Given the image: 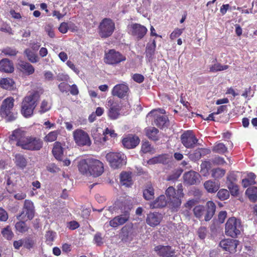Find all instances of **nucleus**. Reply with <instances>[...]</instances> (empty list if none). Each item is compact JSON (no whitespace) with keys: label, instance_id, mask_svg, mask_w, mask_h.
Wrapping results in <instances>:
<instances>
[{"label":"nucleus","instance_id":"obj_20","mask_svg":"<svg viewBox=\"0 0 257 257\" xmlns=\"http://www.w3.org/2000/svg\"><path fill=\"white\" fill-rule=\"evenodd\" d=\"M128 90V87L126 84H119L113 87L111 94L113 96H116L119 98H122L127 95Z\"/></svg>","mask_w":257,"mask_h":257},{"label":"nucleus","instance_id":"obj_54","mask_svg":"<svg viewBox=\"0 0 257 257\" xmlns=\"http://www.w3.org/2000/svg\"><path fill=\"white\" fill-rule=\"evenodd\" d=\"M9 218L8 212L2 207H0V221H6Z\"/></svg>","mask_w":257,"mask_h":257},{"label":"nucleus","instance_id":"obj_44","mask_svg":"<svg viewBox=\"0 0 257 257\" xmlns=\"http://www.w3.org/2000/svg\"><path fill=\"white\" fill-rule=\"evenodd\" d=\"M143 195L146 200H151L154 197V190L152 187H149L143 192Z\"/></svg>","mask_w":257,"mask_h":257},{"label":"nucleus","instance_id":"obj_28","mask_svg":"<svg viewBox=\"0 0 257 257\" xmlns=\"http://www.w3.org/2000/svg\"><path fill=\"white\" fill-rule=\"evenodd\" d=\"M147 136L154 141L159 140V130L155 127H149L145 130Z\"/></svg>","mask_w":257,"mask_h":257},{"label":"nucleus","instance_id":"obj_21","mask_svg":"<svg viewBox=\"0 0 257 257\" xmlns=\"http://www.w3.org/2000/svg\"><path fill=\"white\" fill-rule=\"evenodd\" d=\"M21 180V177L17 174H11L8 175L6 179V189L7 191L12 193L13 192V187L16 186L19 182Z\"/></svg>","mask_w":257,"mask_h":257},{"label":"nucleus","instance_id":"obj_37","mask_svg":"<svg viewBox=\"0 0 257 257\" xmlns=\"http://www.w3.org/2000/svg\"><path fill=\"white\" fill-rule=\"evenodd\" d=\"M0 83L2 87L3 88L6 89H11L13 88L14 82L13 79L9 78H3L1 80Z\"/></svg>","mask_w":257,"mask_h":257},{"label":"nucleus","instance_id":"obj_1","mask_svg":"<svg viewBox=\"0 0 257 257\" xmlns=\"http://www.w3.org/2000/svg\"><path fill=\"white\" fill-rule=\"evenodd\" d=\"M12 141H16V145L24 150L30 151L40 150L43 146V142L40 139L27 136L26 133L17 130L13 132L11 138Z\"/></svg>","mask_w":257,"mask_h":257},{"label":"nucleus","instance_id":"obj_42","mask_svg":"<svg viewBox=\"0 0 257 257\" xmlns=\"http://www.w3.org/2000/svg\"><path fill=\"white\" fill-rule=\"evenodd\" d=\"M25 53L28 59L32 63H36L38 61V58L35 53L33 52L30 49H26Z\"/></svg>","mask_w":257,"mask_h":257},{"label":"nucleus","instance_id":"obj_49","mask_svg":"<svg viewBox=\"0 0 257 257\" xmlns=\"http://www.w3.org/2000/svg\"><path fill=\"white\" fill-rule=\"evenodd\" d=\"M201 158V154L199 149L195 150L193 153L189 155V158L194 161L199 160Z\"/></svg>","mask_w":257,"mask_h":257},{"label":"nucleus","instance_id":"obj_7","mask_svg":"<svg viewBox=\"0 0 257 257\" xmlns=\"http://www.w3.org/2000/svg\"><path fill=\"white\" fill-rule=\"evenodd\" d=\"M120 210L121 214L115 216L109 221V225L112 227L115 228L122 225L126 223L130 219V211L131 210V207L130 206H121Z\"/></svg>","mask_w":257,"mask_h":257},{"label":"nucleus","instance_id":"obj_16","mask_svg":"<svg viewBox=\"0 0 257 257\" xmlns=\"http://www.w3.org/2000/svg\"><path fill=\"white\" fill-rule=\"evenodd\" d=\"M154 251L162 257H173L176 256L175 249L169 245H158L154 247Z\"/></svg>","mask_w":257,"mask_h":257},{"label":"nucleus","instance_id":"obj_41","mask_svg":"<svg viewBox=\"0 0 257 257\" xmlns=\"http://www.w3.org/2000/svg\"><path fill=\"white\" fill-rule=\"evenodd\" d=\"M225 173V170L221 168L213 169L211 170V176L215 179L223 177Z\"/></svg>","mask_w":257,"mask_h":257},{"label":"nucleus","instance_id":"obj_10","mask_svg":"<svg viewBox=\"0 0 257 257\" xmlns=\"http://www.w3.org/2000/svg\"><path fill=\"white\" fill-rule=\"evenodd\" d=\"M114 30V23L109 18L103 19L98 26V33L101 38H107L110 36Z\"/></svg>","mask_w":257,"mask_h":257},{"label":"nucleus","instance_id":"obj_19","mask_svg":"<svg viewBox=\"0 0 257 257\" xmlns=\"http://www.w3.org/2000/svg\"><path fill=\"white\" fill-rule=\"evenodd\" d=\"M132 35L137 36L138 38H142L146 34L147 29L144 26L139 24H133L128 28Z\"/></svg>","mask_w":257,"mask_h":257},{"label":"nucleus","instance_id":"obj_35","mask_svg":"<svg viewBox=\"0 0 257 257\" xmlns=\"http://www.w3.org/2000/svg\"><path fill=\"white\" fill-rule=\"evenodd\" d=\"M168 121L166 116H157L154 120V124L158 127H163L167 126Z\"/></svg>","mask_w":257,"mask_h":257},{"label":"nucleus","instance_id":"obj_46","mask_svg":"<svg viewBox=\"0 0 257 257\" xmlns=\"http://www.w3.org/2000/svg\"><path fill=\"white\" fill-rule=\"evenodd\" d=\"M218 197L221 200H224L228 198L229 193L227 190L225 189H220L217 193Z\"/></svg>","mask_w":257,"mask_h":257},{"label":"nucleus","instance_id":"obj_50","mask_svg":"<svg viewBox=\"0 0 257 257\" xmlns=\"http://www.w3.org/2000/svg\"><path fill=\"white\" fill-rule=\"evenodd\" d=\"M152 147L148 142H145L142 145L141 151L144 153H147L152 151Z\"/></svg>","mask_w":257,"mask_h":257},{"label":"nucleus","instance_id":"obj_30","mask_svg":"<svg viewBox=\"0 0 257 257\" xmlns=\"http://www.w3.org/2000/svg\"><path fill=\"white\" fill-rule=\"evenodd\" d=\"M156 47V44L155 40H153L152 43L148 44L146 46V55L149 61L152 60L153 58Z\"/></svg>","mask_w":257,"mask_h":257},{"label":"nucleus","instance_id":"obj_6","mask_svg":"<svg viewBox=\"0 0 257 257\" xmlns=\"http://www.w3.org/2000/svg\"><path fill=\"white\" fill-rule=\"evenodd\" d=\"M242 226L240 220L233 217L229 218L226 224L225 232L227 235L236 237L240 234Z\"/></svg>","mask_w":257,"mask_h":257},{"label":"nucleus","instance_id":"obj_17","mask_svg":"<svg viewBox=\"0 0 257 257\" xmlns=\"http://www.w3.org/2000/svg\"><path fill=\"white\" fill-rule=\"evenodd\" d=\"M163 219V215L158 212H150L147 214L146 223L151 227H155L160 224Z\"/></svg>","mask_w":257,"mask_h":257},{"label":"nucleus","instance_id":"obj_26","mask_svg":"<svg viewBox=\"0 0 257 257\" xmlns=\"http://www.w3.org/2000/svg\"><path fill=\"white\" fill-rule=\"evenodd\" d=\"M132 173L123 172L120 175V183L122 185L126 187H130L132 185L133 182L131 176Z\"/></svg>","mask_w":257,"mask_h":257},{"label":"nucleus","instance_id":"obj_32","mask_svg":"<svg viewBox=\"0 0 257 257\" xmlns=\"http://www.w3.org/2000/svg\"><path fill=\"white\" fill-rule=\"evenodd\" d=\"M20 67L21 70L27 75L32 74L35 71L34 67L30 63L26 62H21L20 63Z\"/></svg>","mask_w":257,"mask_h":257},{"label":"nucleus","instance_id":"obj_33","mask_svg":"<svg viewBox=\"0 0 257 257\" xmlns=\"http://www.w3.org/2000/svg\"><path fill=\"white\" fill-rule=\"evenodd\" d=\"M245 194L250 201L252 202L256 201L257 187L254 186H251L248 188L245 191Z\"/></svg>","mask_w":257,"mask_h":257},{"label":"nucleus","instance_id":"obj_58","mask_svg":"<svg viewBox=\"0 0 257 257\" xmlns=\"http://www.w3.org/2000/svg\"><path fill=\"white\" fill-rule=\"evenodd\" d=\"M163 156H159L158 157H155L149 161V163L150 164H156V163H163Z\"/></svg>","mask_w":257,"mask_h":257},{"label":"nucleus","instance_id":"obj_13","mask_svg":"<svg viewBox=\"0 0 257 257\" xmlns=\"http://www.w3.org/2000/svg\"><path fill=\"white\" fill-rule=\"evenodd\" d=\"M73 138L75 143L79 146L91 145V141L88 134L81 129H77L73 133Z\"/></svg>","mask_w":257,"mask_h":257},{"label":"nucleus","instance_id":"obj_14","mask_svg":"<svg viewBox=\"0 0 257 257\" xmlns=\"http://www.w3.org/2000/svg\"><path fill=\"white\" fill-rule=\"evenodd\" d=\"M108 108V115L112 119H117L119 114L120 110V106L119 103L115 101L113 98H108L106 103Z\"/></svg>","mask_w":257,"mask_h":257},{"label":"nucleus","instance_id":"obj_47","mask_svg":"<svg viewBox=\"0 0 257 257\" xmlns=\"http://www.w3.org/2000/svg\"><path fill=\"white\" fill-rule=\"evenodd\" d=\"M55 233L52 231H48L46 232L45 237L46 241L48 244L51 245L54 240Z\"/></svg>","mask_w":257,"mask_h":257},{"label":"nucleus","instance_id":"obj_12","mask_svg":"<svg viewBox=\"0 0 257 257\" xmlns=\"http://www.w3.org/2000/svg\"><path fill=\"white\" fill-rule=\"evenodd\" d=\"M126 60L125 56L113 49L109 50L105 54L104 62L108 64L116 65Z\"/></svg>","mask_w":257,"mask_h":257},{"label":"nucleus","instance_id":"obj_53","mask_svg":"<svg viewBox=\"0 0 257 257\" xmlns=\"http://www.w3.org/2000/svg\"><path fill=\"white\" fill-rule=\"evenodd\" d=\"M3 53H4L6 55H9L10 56H16L18 53V52L14 49H12L11 48H7L5 49L3 51Z\"/></svg>","mask_w":257,"mask_h":257},{"label":"nucleus","instance_id":"obj_45","mask_svg":"<svg viewBox=\"0 0 257 257\" xmlns=\"http://www.w3.org/2000/svg\"><path fill=\"white\" fill-rule=\"evenodd\" d=\"M2 234L4 237L9 240L11 239L14 235L12 229L9 226H7V227L3 228L2 231Z\"/></svg>","mask_w":257,"mask_h":257},{"label":"nucleus","instance_id":"obj_27","mask_svg":"<svg viewBox=\"0 0 257 257\" xmlns=\"http://www.w3.org/2000/svg\"><path fill=\"white\" fill-rule=\"evenodd\" d=\"M0 71L11 73L14 71L13 63L8 59L0 61Z\"/></svg>","mask_w":257,"mask_h":257},{"label":"nucleus","instance_id":"obj_57","mask_svg":"<svg viewBox=\"0 0 257 257\" xmlns=\"http://www.w3.org/2000/svg\"><path fill=\"white\" fill-rule=\"evenodd\" d=\"M197 232L200 238L204 239L206 235L207 229L205 227H200Z\"/></svg>","mask_w":257,"mask_h":257},{"label":"nucleus","instance_id":"obj_34","mask_svg":"<svg viewBox=\"0 0 257 257\" xmlns=\"http://www.w3.org/2000/svg\"><path fill=\"white\" fill-rule=\"evenodd\" d=\"M255 178V175L254 174L252 173H249L247 174V178L243 179L242 180V186L246 188L248 187L250 185H252L255 184V182L254 179Z\"/></svg>","mask_w":257,"mask_h":257},{"label":"nucleus","instance_id":"obj_15","mask_svg":"<svg viewBox=\"0 0 257 257\" xmlns=\"http://www.w3.org/2000/svg\"><path fill=\"white\" fill-rule=\"evenodd\" d=\"M182 144L187 148H193L198 142V139L192 131L185 132L181 136Z\"/></svg>","mask_w":257,"mask_h":257},{"label":"nucleus","instance_id":"obj_31","mask_svg":"<svg viewBox=\"0 0 257 257\" xmlns=\"http://www.w3.org/2000/svg\"><path fill=\"white\" fill-rule=\"evenodd\" d=\"M52 152L56 159L59 160H62L63 151L60 143H55Z\"/></svg>","mask_w":257,"mask_h":257},{"label":"nucleus","instance_id":"obj_51","mask_svg":"<svg viewBox=\"0 0 257 257\" xmlns=\"http://www.w3.org/2000/svg\"><path fill=\"white\" fill-rule=\"evenodd\" d=\"M183 29H175L170 35V39L174 40L180 36L183 33Z\"/></svg>","mask_w":257,"mask_h":257},{"label":"nucleus","instance_id":"obj_48","mask_svg":"<svg viewBox=\"0 0 257 257\" xmlns=\"http://www.w3.org/2000/svg\"><path fill=\"white\" fill-rule=\"evenodd\" d=\"M228 188L230 190V193L233 196H236L238 194V186L234 183H228Z\"/></svg>","mask_w":257,"mask_h":257},{"label":"nucleus","instance_id":"obj_40","mask_svg":"<svg viewBox=\"0 0 257 257\" xmlns=\"http://www.w3.org/2000/svg\"><path fill=\"white\" fill-rule=\"evenodd\" d=\"M228 68V65H222L220 63H215L213 65L209 66V71L211 72H216L226 70Z\"/></svg>","mask_w":257,"mask_h":257},{"label":"nucleus","instance_id":"obj_4","mask_svg":"<svg viewBox=\"0 0 257 257\" xmlns=\"http://www.w3.org/2000/svg\"><path fill=\"white\" fill-rule=\"evenodd\" d=\"M216 210V206L214 202L209 201L206 203V207L197 205L193 209L195 216L200 219L204 215V220L206 221L210 220L214 215Z\"/></svg>","mask_w":257,"mask_h":257},{"label":"nucleus","instance_id":"obj_11","mask_svg":"<svg viewBox=\"0 0 257 257\" xmlns=\"http://www.w3.org/2000/svg\"><path fill=\"white\" fill-rule=\"evenodd\" d=\"M35 215V207L33 202L28 199L24 201L21 212L17 215L18 220H31Z\"/></svg>","mask_w":257,"mask_h":257},{"label":"nucleus","instance_id":"obj_29","mask_svg":"<svg viewBox=\"0 0 257 257\" xmlns=\"http://www.w3.org/2000/svg\"><path fill=\"white\" fill-rule=\"evenodd\" d=\"M14 160L17 166L22 169L25 168L27 165V160L24 155L22 154H16Z\"/></svg>","mask_w":257,"mask_h":257},{"label":"nucleus","instance_id":"obj_9","mask_svg":"<svg viewBox=\"0 0 257 257\" xmlns=\"http://www.w3.org/2000/svg\"><path fill=\"white\" fill-rule=\"evenodd\" d=\"M106 159L110 167L118 169L126 164V156L120 153L110 152L106 155Z\"/></svg>","mask_w":257,"mask_h":257},{"label":"nucleus","instance_id":"obj_61","mask_svg":"<svg viewBox=\"0 0 257 257\" xmlns=\"http://www.w3.org/2000/svg\"><path fill=\"white\" fill-rule=\"evenodd\" d=\"M47 170L51 173H56L59 171V168L54 164H51L47 167Z\"/></svg>","mask_w":257,"mask_h":257},{"label":"nucleus","instance_id":"obj_38","mask_svg":"<svg viewBox=\"0 0 257 257\" xmlns=\"http://www.w3.org/2000/svg\"><path fill=\"white\" fill-rule=\"evenodd\" d=\"M19 220V221L17 222L15 224L16 230L21 233L25 232L28 231L29 227L25 223L27 220Z\"/></svg>","mask_w":257,"mask_h":257},{"label":"nucleus","instance_id":"obj_36","mask_svg":"<svg viewBox=\"0 0 257 257\" xmlns=\"http://www.w3.org/2000/svg\"><path fill=\"white\" fill-rule=\"evenodd\" d=\"M167 205V201L164 195H160L154 202L153 206L154 208L163 207Z\"/></svg>","mask_w":257,"mask_h":257},{"label":"nucleus","instance_id":"obj_25","mask_svg":"<svg viewBox=\"0 0 257 257\" xmlns=\"http://www.w3.org/2000/svg\"><path fill=\"white\" fill-rule=\"evenodd\" d=\"M204 187L208 192L214 193L219 189L220 184L218 182L209 180L204 183Z\"/></svg>","mask_w":257,"mask_h":257},{"label":"nucleus","instance_id":"obj_2","mask_svg":"<svg viewBox=\"0 0 257 257\" xmlns=\"http://www.w3.org/2000/svg\"><path fill=\"white\" fill-rule=\"evenodd\" d=\"M79 171L83 174L94 177L100 176L103 172V165L98 160L88 159L80 161L78 164Z\"/></svg>","mask_w":257,"mask_h":257},{"label":"nucleus","instance_id":"obj_59","mask_svg":"<svg viewBox=\"0 0 257 257\" xmlns=\"http://www.w3.org/2000/svg\"><path fill=\"white\" fill-rule=\"evenodd\" d=\"M94 240L95 243L97 245H101L103 243V239L101 237V234L99 233H97L95 234L94 237Z\"/></svg>","mask_w":257,"mask_h":257},{"label":"nucleus","instance_id":"obj_56","mask_svg":"<svg viewBox=\"0 0 257 257\" xmlns=\"http://www.w3.org/2000/svg\"><path fill=\"white\" fill-rule=\"evenodd\" d=\"M26 196V193L22 191H18L16 192L14 195V198L18 200L24 199Z\"/></svg>","mask_w":257,"mask_h":257},{"label":"nucleus","instance_id":"obj_39","mask_svg":"<svg viewBox=\"0 0 257 257\" xmlns=\"http://www.w3.org/2000/svg\"><path fill=\"white\" fill-rule=\"evenodd\" d=\"M212 151L216 153L224 154L227 151V149L224 144L219 143L213 146Z\"/></svg>","mask_w":257,"mask_h":257},{"label":"nucleus","instance_id":"obj_18","mask_svg":"<svg viewBox=\"0 0 257 257\" xmlns=\"http://www.w3.org/2000/svg\"><path fill=\"white\" fill-rule=\"evenodd\" d=\"M238 244V241L233 239H226L222 240L219 243L221 247L228 251L230 253L236 251V248Z\"/></svg>","mask_w":257,"mask_h":257},{"label":"nucleus","instance_id":"obj_64","mask_svg":"<svg viewBox=\"0 0 257 257\" xmlns=\"http://www.w3.org/2000/svg\"><path fill=\"white\" fill-rule=\"evenodd\" d=\"M79 226V223L76 221H70L68 223V224L67 226V227L71 230H74V229L78 228Z\"/></svg>","mask_w":257,"mask_h":257},{"label":"nucleus","instance_id":"obj_52","mask_svg":"<svg viewBox=\"0 0 257 257\" xmlns=\"http://www.w3.org/2000/svg\"><path fill=\"white\" fill-rule=\"evenodd\" d=\"M201 172L204 175L208 172V169L210 168V163L208 161H204L201 164Z\"/></svg>","mask_w":257,"mask_h":257},{"label":"nucleus","instance_id":"obj_22","mask_svg":"<svg viewBox=\"0 0 257 257\" xmlns=\"http://www.w3.org/2000/svg\"><path fill=\"white\" fill-rule=\"evenodd\" d=\"M200 175L193 171L185 173L183 175L184 183L187 185H191L199 182Z\"/></svg>","mask_w":257,"mask_h":257},{"label":"nucleus","instance_id":"obj_24","mask_svg":"<svg viewBox=\"0 0 257 257\" xmlns=\"http://www.w3.org/2000/svg\"><path fill=\"white\" fill-rule=\"evenodd\" d=\"M140 143V139L137 136L132 135H128L122 140L123 146L128 149H133L138 145Z\"/></svg>","mask_w":257,"mask_h":257},{"label":"nucleus","instance_id":"obj_63","mask_svg":"<svg viewBox=\"0 0 257 257\" xmlns=\"http://www.w3.org/2000/svg\"><path fill=\"white\" fill-rule=\"evenodd\" d=\"M134 80L138 83H142L144 80V77L142 74H135L133 76Z\"/></svg>","mask_w":257,"mask_h":257},{"label":"nucleus","instance_id":"obj_3","mask_svg":"<svg viewBox=\"0 0 257 257\" xmlns=\"http://www.w3.org/2000/svg\"><path fill=\"white\" fill-rule=\"evenodd\" d=\"M42 93V91H35L24 98L22 103V113L25 117H29L33 114Z\"/></svg>","mask_w":257,"mask_h":257},{"label":"nucleus","instance_id":"obj_60","mask_svg":"<svg viewBox=\"0 0 257 257\" xmlns=\"http://www.w3.org/2000/svg\"><path fill=\"white\" fill-rule=\"evenodd\" d=\"M45 79L47 81H52L54 80V74L50 71H45L44 72Z\"/></svg>","mask_w":257,"mask_h":257},{"label":"nucleus","instance_id":"obj_55","mask_svg":"<svg viewBox=\"0 0 257 257\" xmlns=\"http://www.w3.org/2000/svg\"><path fill=\"white\" fill-rule=\"evenodd\" d=\"M50 108V105H49L47 101L45 100H43L42 102L40 112L41 113H44L48 111Z\"/></svg>","mask_w":257,"mask_h":257},{"label":"nucleus","instance_id":"obj_8","mask_svg":"<svg viewBox=\"0 0 257 257\" xmlns=\"http://www.w3.org/2000/svg\"><path fill=\"white\" fill-rule=\"evenodd\" d=\"M166 195L170 207L174 211H177L181 204V199L184 196H180L177 194L175 188L172 186L168 187L166 190Z\"/></svg>","mask_w":257,"mask_h":257},{"label":"nucleus","instance_id":"obj_62","mask_svg":"<svg viewBox=\"0 0 257 257\" xmlns=\"http://www.w3.org/2000/svg\"><path fill=\"white\" fill-rule=\"evenodd\" d=\"M68 29V24L65 22L62 23L59 27V31L63 34L66 33L67 32Z\"/></svg>","mask_w":257,"mask_h":257},{"label":"nucleus","instance_id":"obj_23","mask_svg":"<svg viewBox=\"0 0 257 257\" xmlns=\"http://www.w3.org/2000/svg\"><path fill=\"white\" fill-rule=\"evenodd\" d=\"M103 132L100 127L92 129L91 135L95 143L103 144L106 141L107 137L104 136Z\"/></svg>","mask_w":257,"mask_h":257},{"label":"nucleus","instance_id":"obj_5","mask_svg":"<svg viewBox=\"0 0 257 257\" xmlns=\"http://www.w3.org/2000/svg\"><path fill=\"white\" fill-rule=\"evenodd\" d=\"M14 99L9 97L5 99L2 103L0 114L7 121H12L17 118V114L13 112L14 106Z\"/></svg>","mask_w":257,"mask_h":257},{"label":"nucleus","instance_id":"obj_43","mask_svg":"<svg viewBox=\"0 0 257 257\" xmlns=\"http://www.w3.org/2000/svg\"><path fill=\"white\" fill-rule=\"evenodd\" d=\"M59 134V131H54L49 133L44 138V141L47 142H52L56 140L58 135Z\"/></svg>","mask_w":257,"mask_h":257}]
</instances>
